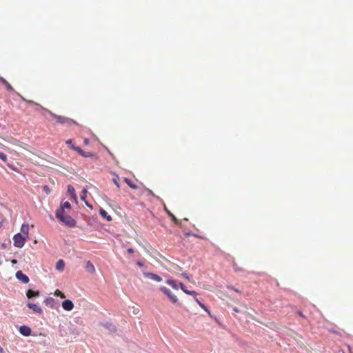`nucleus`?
I'll return each instance as SVG.
<instances>
[{"label": "nucleus", "instance_id": "obj_1", "mask_svg": "<svg viewBox=\"0 0 353 353\" xmlns=\"http://www.w3.org/2000/svg\"><path fill=\"white\" fill-rule=\"evenodd\" d=\"M55 216L60 222L67 226L74 227L76 225L75 220L72 219L70 215L65 214L64 210L62 208H59L57 210Z\"/></svg>", "mask_w": 353, "mask_h": 353}, {"label": "nucleus", "instance_id": "obj_2", "mask_svg": "<svg viewBox=\"0 0 353 353\" xmlns=\"http://www.w3.org/2000/svg\"><path fill=\"white\" fill-rule=\"evenodd\" d=\"M49 114L56 121L57 123L59 124H68L69 125L72 123H76L73 120L70 118L65 117L64 116L57 115L50 110H48Z\"/></svg>", "mask_w": 353, "mask_h": 353}, {"label": "nucleus", "instance_id": "obj_3", "mask_svg": "<svg viewBox=\"0 0 353 353\" xmlns=\"http://www.w3.org/2000/svg\"><path fill=\"white\" fill-rule=\"evenodd\" d=\"M14 245L17 248H22L26 242V238L21 234L17 233L13 237Z\"/></svg>", "mask_w": 353, "mask_h": 353}, {"label": "nucleus", "instance_id": "obj_4", "mask_svg": "<svg viewBox=\"0 0 353 353\" xmlns=\"http://www.w3.org/2000/svg\"><path fill=\"white\" fill-rule=\"evenodd\" d=\"M160 290L169 298L172 303H176L178 302V298L174 295L168 288L162 286Z\"/></svg>", "mask_w": 353, "mask_h": 353}, {"label": "nucleus", "instance_id": "obj_5", "mask_svg": "<svg viewBox=\"0 0 353 353\" xmlns=\"http://www.w3.org/2000/svg\"><path fill=\"white\" fill-rule=\"evenodd\" d=\"M144 276L149 279L154 280L157 282H161L162 281V278L160 276L151 272H145Z\"/></svg>", "mask_w": 353, "mask_h": 353}, {"label": "nucleus", "instance_id": "obj_6", "mask_svg": "<svg viewBox=\"0 0 353 353\" xmlns=\"http://www.w3.org/2000/svg\"><path fill=\"white\" fill-rule=\"evenodd\" d=\"M19 332L24 336H29L31 334L32 330L30 327L22 325L19 327Z\"/></svg>", "mask_w": 353, "mask_h": 353}, {"label": "nucleus", "instance_id": "obj_7", "mask_svg": "<svg viewBox=\"0 0 353 353\" xmlns=\"http://www.w3.org/2000/svg\"><path fill=\"white\" fill-rule=\"evenodd\" d=\"M16 277L17 279L21 281L23 283H28L29 282L28 276L24 274L21 271L17 272Z\"/></svg>", "mask_w": 353, "mask_h": 353}, {"label": "nucleus", "instance_id": "obj_8", "mask_svg": "<svg viewBox=\"0 0 353 353\" xmlns=\"http://www.w3.org/2000/svg\"><path fill=\"white\" fill-rule=\"evenodd\" d=\"M62 307L66 311H71L74 308V304L70 300L67 299L62 302Z\"/></svg>", "mask_w": 353, "mask_h": 353}, {"label": "nucleus", "instance_id": "obj_9", "mask_svg": "<svg viewBox=\"0 0 353 353\" xmlns=\"http://www.w3.org/2000/svg\"><path fill=\"white\" fill-rule=\"evenodd\" d=\"M44 303L46 306L50 308H54L57 303L56 300L54 298L48 297L44 300Z\"/></svg>", "mask_w": 353, "mask_h": 353}, {"label": "nucleus", "instance_id": "obj_10", "mask_svg": "<svg viewBox=\"0 0 353 353\" xmlns=\"http://www.w3.org/2000/svg\"><path fill=\"white\" fill-rule=\"evenodd\" d=\"M28 307L36 313H38V314L42 313L41 308L39 306H38L37 304L29 303H28Z\"/></svg>", "mask_w": 353, "mask_h": 353}, {"label": "nucleus", "instance_id": "obj_11", "mask_svg": "<svg viewBox=\"0 0 353 353\" xmlns=\"http://www.w3.org/2000/svg\"><path fill=\"white\" fill-rule=\"evenodd\" d=\"M179 285H180V288L181 289V290L183 292H185V294H189V295H194V296L197 295L196 292L193 291V290L192 291L188 290L183 283H180Z\"/></svg>", "mask_w": 353, "mask_h": 353}, {"label": "nucleus", "instance_id": "obj_12", "mask_svg": "<svg viewBox=\"0 0 353 353\" xmlns=\"http://www.w3.org/2000/svg\"><path fill=\"white\" fill-rule=\"evenodd\" d=\"M99 214L101 215V217L106 219L108 221H112L111 216L108 215L107 212L105 210H103V208H100Z\"/></svg>", "mask_w": 353, "mask_h": 353}, {"label": "nucleus", "instance_id": "obj_13", "mask_svg": "<svg viewBox=\"0 0 353 353\" xmlns=\"http://www.w3.org/2000/svg\"><path fill=\"white\" fill-rule=\"evenodd\" d=\"M85 270L91 274H94L95 272V268H94V265L92 264V263L90 261H88L86 263Z\"/></svg>", "mask_w": 353, "mask_h": 353}, {"label": "nucleus", "instance_id": "obj_14", "mask_svg": "<svg viewBox=\"0 0 353 353\" xmlns=\"http://www.w3.org/2000/svg\"><path fill=\"white\" fill-rule=\"evenodd\" d=\"M65 268V263L62 259L59 260L56 263V270L59 272H63Z\"/></svg>", "mask_w": 353, "mask_h": 353}, {"label": "nucleus", "instance_id": "obj_15", "mask_svg": "<svg viewBox=\"0 0 353 353\" xmlns=\"http://www.w3.org/2000/svg\"><path fill=\"white\" fill-rule=\"evenodd\" d=\"M68 192L71 195L72 198L74 200L77 201V195L75 193V190L72 185H68Z\"/></svg>", "mask_w": 353, "mask_h": 353}, {"label": "nucleus", "instance_id": "obj_16", "mask_svg": "<svg viewBox=\"0 0 353 353\" xmlns=\"http://www.w3.org/2000/svg\"><path fill=\"white\" fill-rule=\"evenodd\" d=\"M165 211L167 212V213L168 214V215L170 216V218L172 219V221L176 225H180L181 224V222L176 219V217L172 214L171 213L170 211L168 210L166 208H165Z\"/></svg>", "mask_w": 353, "mask_h": 353}, {"label": "nucleus", "instance_id": "obj_17", "mask_svg": "<svg viewBox=\"0 0 353 353\" xmlns=\"http://www.w3.org/2000/svg\"><path fill=\"white\" fill-rule=\"evenodd\" d=\"M39 295V291H33L32 290H28L26 292V296L28 299H31L34 296H38Z\"/></svg>", "mask_w": 353, "mask_h": 353}, {"label": "nucleus", "instance_id": "obj_18", "mask_svg": "<svg viewBox=\"0 0 353 353\" xmlns=\"http://www.w3.org/2000/svg\"><path fill=\"white\" fill-rule=\"evenodd\" d=\"M0 81L3 85H5V86L6 87L8 90H9V91L13 90V88L12 87V85L4 78L0 77Z\"/></svg>", "mask_w": 353, "mask_h": 353}, {"label": "nucleus", "instance_id": "obj_19", "mask_svg": "<svg viewBox=\"0 0 353 353\" xmlns=\"http://www.w3.org/2000/svg\"><path fill=\"white\" fill-rule=\"evenodd\" d=\"M166 283H168L169 285H170L174 290H178L179 289V285L174 280L168 279L166 281Z\"/></svg>", "mask_w": 353, "mask_h": 353}, {"label": "nucleus", "instance_id": "obj_20", "mask_svg": "<svg viewBox=\"0 0 353 353\" xmlns=\"http://www.w3.org/2000/svg\"><path fill=\"white\" fill-rule=\"evenodd\" d=\"M124 181L132 189H137V185L130 179L124 178Z\"/></svg>", "mask_w": 353, "mask_h": 353}, {"label": "nucleus", "instance_id": "obj_21", "mask_svg": "<svg viewBox=\"0 0 353 353\" xmlns=\"http://www.w3.org/2000/svg\"><path fill=\"white\" fill-rule=\"evenodd\" d=\"M87 193H88V191L85 188H83L81 191V199L82 201H85V203L88 205V206H90L88 203L86 202L85 201V198H86V195H87Z\"/></svg>", "mask_w": 353, "mask_h": 353}, {"label": "nucleus", "instance_id": "obj_22", "mask_svg": "<svg viewBox=\"0 0 353 353\" xmlns=\"http://www.w3.org/2000/svg\"><path fill=\"white\" fill-rule=\"evenodd\" d=\"M21 231L27 236L28 235L29 226L28 224H23L21 228Z\"/></svg>", "mask_w": 353, "mask_h": 353}, {"label": "nucleus", "instance_id": "obj_23", "mask_svg": "<svg viewBox=\"0 0 353 353\" xmlns=\"http://www.w3.org/2000/svg\"><path fill=\"white\" fill-rule=\"evenodd\" d=\"M80 155L83 157H94V158L96 157V155L94 154L90 153V152H86L84 151H83V153H81Z\"/></svg>", "mask_w": 353, "mask_h": 353}, {"label": "nucleus", "instance_id": "obj_24", "mask_svg": "<svg viewBox=\"0 0 353 353\" xmlns=\"http://www.w3.org/2000/svg\"><path fill=\"white\" fill-rule=\"evenodd\" d=\"M70 203L68 201H65L61 205L59 208H62L64 210L65 208L70 209Z\"/></svg>", "mask_w": 353, "mask_h": 353}, {"label": "nucleus", "instance_id": "obj_25", "mask_svg": "<svg viewBox=\"0 0 353 353\" xmlns=\"http://www.w3.org/2000/svg\"><path fill=\"white\" fill-rule=\"evenodd\" d=\"M70 148L72 149L73 150L76 151L77 152H78L79 154L83 153V151L81 148L76 147L74 145L70 146Z\"/></svg>", "mask_w": 353, "mask_h": 353}, {"label": "nucleus", "instance_id": "obj_26", "mask_svg": "<svg viewBox=\"0 0 353 353\" xmlns=\"http://www.w3.org/2000/svg\"><path fill=\"white\" fill-rule=\"evenodd\" d=\"M54 295L61 299L65 298V294L63 292H61L59 290H56V291L54 292Z\"/></svg>", "mask_w": 353, "mask_h": 353}, {"label": "nucleus", "instance_id": "obj_27", "mask_svg": "<svg viewBox=\"0 0 353 353\" xmlns=\"http://www.w3.org/2000/svg\"><path fill=\"white\" fill-rule=\"evenodd\" d=\"M119 180V177L117 175L114 178H113V179H112L114 183L117 185V187L118 188H120Z\"/></svg>", "mask_w": 353, "mask_h": 353}, {"label": "nucleus", "instance_id": "obj_28", "mask_svg": "<svg viewBox=\"0 0 353 353\" xmlns=\"http://www.w3.org/2000/svg\"><path fill=\"white\" fill-rule=\"evenodd\" d=\"M233 268L235 272H241L243 271V269L238 267L237 264L236 263H233Z\"/></svg>", "mask_w": 353, "mask_h": 353}, {"label": "nucleus", "instance_id": "obj_29", "mask_svg": "<svg viewBox=\"0 0 353 353\" xmlns=\"http://www.w3.org/2000/svg\"><path fill=\"white\" fill-rule=\"evenodd\" d=\"M202 309H203L205 312H207L209 314H210V310L206 307V306L203 303H199V305Z\"/></svg>", "mask_w": 353, "mask_h": 353}, {"label": "nucleus", "instance_id": "obj_30", "mask_svg": "<svg viewBox=\"0 0 353 353\" xmlns=\"http://www.w3.org/2000/svg\"><path fill=\"white\" fill-rule=\"evenodd\" d=\"M0 159L4 161V162H6L7 161V156L3 153V152H0Z\"/></svg>", "mask_w": 353, "mask_h": 353}, {"label": "nucleus", "instance_id": "obj_31", "mask_svg": "<svg viewBox=\"0 0 353 353\" xmlns=\"http://www.w3.org/2000/svg\"><path fill=\"white\" fill-rule=\"evenodd\" d=\"M181 276L183 277H184L188 281H190V276L188 274V273L183 272V273L181 274Z\"/></svg>", "mask_w": 353, "mask_h": 353}, {"label": "nucleus", "instance_id": "obj_32", "mask_svg": "<svg viewBox=\"0 0 353 353\" xmlns=\"http://www.w3.org/2000/svg\"><path fill=\"white\" fill-rule=\"evenodd\" d=\"M0 145L2 147V148L5 149V150H8L9 151V152L10 153H15L14 151L8 148L7 147H6L5 145H2L1 143H0Z\"/></svg>", "mask_w": 353, "mask_h": 353}, {"label": "nucleus", "instance_id": "obj_33", "mask_svg": "<svg viewBox=\"0 0 353 353\" xmlns=\"http://www.w3.org/2000/svg\"><path fill=\"white\" fill-rule=\"evenodd\" d=\"M65 143L70 148V146L74 145L72 139L67 140Z\"/></svg>", "mask_w": 353, "mask_h": 353}, {"label": "nucleus", "instance_id": "obj_34", "mask_svg": "<svg viewBox=\"0 0 353 353\" xmlns=\"http://www.w3.org/2000/svg\"><path fill=\"white\" fill-rule=\"evenodd\" d=\"M229 289L230 290H232L234 291H235L236 292H238V293H240V292L237 290V289H235L234 287L232 286H230V287H228Z\"/></svg>", "mask_w": 353, "mask_h": 353}, {"label": "nucleus", "instance_id": "obj_35", "mask_svg": "<svg viewBox=\"0 0 353 353\" xmlns=\"http://www.w3.org/2000/svg\"><path fill=\"white\" fill-rule=\"evenodd\" d=\"M139 312V310L138 308H134L133 310L134 314H138Z\"/></svg>", "mask_w": 353, "mask_h": 353}, {"label": "nucleus", "instance_id": "obj_36", "mask_svg": "<svg viewBox=\"0 0 353 353\" xmlns=\"http://www.w3.org/2000/svg\"><path fill=\"white\" fill-rule=\"evenodd\" d=\"M128 252L130 253V254H132L134 253V250L132 248H128L127 250Z\"/></svg>", "mask_w": 353, "mask_h": 353}, {"label": "nucleus", "instance_id": "obj_37", "mask_svg": "<svg viewBox=\"0 0 353 353\" xmlns=\"http://www.w3.org/2000/svg\"><path fill=\"white\" fill-rule=\"evenodd\" d=\"M232 310L235 312H240V310L236 307H233Z\"/></svg>", "mask_w": 353, "mask_h": 353}, {"label": "nucleus", "instance_id": "obj_38", "mask_svg": "<svg viewBox=\"0 0 353 353\" xmlns=\"http://www.w3.org/2000/svg\"><path fill=\"white\" fill-rule=\"evenodd\" d=\"M27 101V103H30V104H34V105H39L38 103H34V101H30V100H29V101Z\"/></svg>", "mask_w": 353, "mask_h": 353}, {"label": "nucleus", "instance_id": "obj_39", "mask_svg": "<svg viewBox=\"0 0 353 353\" xmlns=\"http://www.w3.org/2000/svg\"><path fill=\"white\" fill-rule=\"evenodd\" d=\"M298 314L302 318H305V315L301 312H298Z\"/></svg>", "mask_w": 353, "mask_h": 353}, {"label": "nucleus", "instance_id": "obj_40", "mask_svg": "<svg viewBox=\"0 0 353 353\" xmlns=\"http://www.w3.org/2000/svg\"><path fill=\"white\" fill-rule=\"evenodd\" d=\"M194 301L198 305H199V303H201L196 296L194 297Z\"/></svg>", "mask_w": 353, "mask_h": 353}, {"label": "nucleus", "instance_id": "obj_41", "mask_svg": "<svg viewBox=\"0 0 353 353\" xmlns=\"http://www.w3.org/2000/svg\"><path fill=\"white\" fill-rule=\"evenodd\" d=\"M148 191L149 194H151L152 196H155V195H154V194L153 193V192H152V190H148Z\"/></svg>", "mask_w": 353, "mask_h": 353}, {"label": "nucleus", "instance_id": "obj_42", "mask_svg": "<svg viewBox=\"0 0 353 353\" xmlns=\"http://www.w3.org/2000/svg\"><path fill=\"white\" fill-rule=\"evenodd\" d=\"M88 143H89V140H88V139H84V143H85V145H88Z\"/></svg>", "mask_w": 353, "mask_h": 353}, {"label": "nucleus", "instance_id": "obj_43", "mask_svg": "<svg viewBox=\"0 0 353 353\" xmlns=\"http://www.w3.org/2000/svg\"><path fill=\"white\" fill-rule=\"evenodd\" d=\"M240 305H241V306H243L244 308H245V309L247 308V306H246V305H245V304L241 303H240Z\"/></svg>", "mask_w": 353, "mask_h": 353}, {"label": "nucleus", "instance_id": "obj_44", "mask_svg": "<svg viewBox=\"0 0 353 353\" xmlns=\"http://www.w3.org/2000/svg\"><path fill=\"white\" fill-rule=\"evenodd\" d=\"M12 263H17V260H16V259H13V260L12 261Z\"/></svg>", "mask_w": 353, "mask_h": 353}, {"label": "nucleus", "instance_id": "obj_45", "mask_svg": "<svg viewBox=\"0 0 353 353\" xmlns=\"http://www.w3.org/2000/svg\"><path fill=\"white\" fill-rule=\"evenodd\" d=\"M44 189L46 190V191H48V188L47 186H45L44 187Z\"/></svg>", "mask_w": 353, "mask_h": 353}, {"label": "nucleus", "instance_id": "obj_46", "mask_svg": "<svg viewBox=\"0 0 353 353\" xmlns=\"http://www.w3.org/2000/svg\"><path fill=\"white\" fill-rule=\"evenodd\" d=\"M137 264H138L139 265H140V266L143 265H142V263H140V262H138V263H137Z\"/></svg>", "mask_w": 353, "mask_h": 353}]
</instances>
